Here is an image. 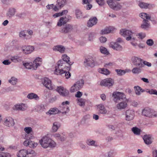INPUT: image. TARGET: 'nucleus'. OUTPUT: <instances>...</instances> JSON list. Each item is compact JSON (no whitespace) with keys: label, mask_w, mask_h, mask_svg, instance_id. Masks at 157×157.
Segmentation results:
<instances>
[{"label":"nucleus","mask_w":157,"mask_h":157,"mask_svg":"<svg viewBox=\"0 0 157 157\" xmlns=\"http://www.w3.org/2000/svg\"><path fill=\"white\" fill-rule=\"evenodd\" d=\"M26 107L25 104L23 103L17 104L15 105L14 109L17 110L24 111L26 109Z\"/></svg>","instance_id":"nucleus-24"},{"label":"nucleus","mask_w":157,"mask_h":157,"mask_svg":"<svg viewBox=\"0 0 157 157\" xmlns=\"http://www.w3.org/2000/svg\"><path fill=\"white\" fill-rule=\"evenodd\" d=\"M139 6L142 8H150L154 6V4H151L143 2H140L139 4Z\"/></svg>","instance_id":"nucleus-31"},{"label":"nucleus","mask_w":157,"mask_h":157,"mask_svg":"<svg viewBox=\"0 0 157 157\" xmlns=\"http://www.w3.org/2000/svg\"><path fill=\"white\" fill-rule=\"evenodd\" d=\"M90 0H82V3L87 4L86 6V8L87 10H90L92 7V6L89 3Z\"/></svg>","instance_id":"nucleus-43"},{"label":"nucleus","mask_w":157,"mask_h":157,"mask_svg":"<svg viewBox=\"0 0 157 157\" xmlns=\"http://www.w3.org/2000/svg\"><path fill=\"white\" fill-rule=\"evenodd\" d=\"M90 118V116L89 114H87L85 115L82 119V121L85 123L88 121Z\"/></svg>","instance_id":"nucleus-58"},{"label":"nucleus","mask_w":157,"mask_h":157,"mask_svg":"<svg viewBox=\"0 0 157 157\" xmlns=\"http://www.w3.org/2000/svg\"><path fill=\"white\" fill-rule=\"evenodd\" d=\"M112 96L113 97V100L117 102L121 100L126 99V96L124 93L117 91H114L112 94Z\"/></svg>","instance_id":"nucleus-6"},{"label":"nucleus","mask_w":157,"mask_h":157,"mask_svg":"<svg viewBox=\"0 0 157 157\" xmlns=\"http://www.w3.org/2000/svg\"><path fill=\"white\" fill-rule=\"evenodd\" d=\"M115 155V154L113 151H110L108 153L109 157H114Z\"/></svg>","instance_id":"nucleus-64"},{"label":"nucleus","mask_w":157,"mask_h":157,"mask_svg":"<svg viewBox=\"0 0 157 157\" xmlns=\"http://www.w3.org/2000/svg\"><path fill=\"white\" fill-rule=\"evenodd\" d=\"M132 131L136 135H139L140 134L141 130L136 127H134L132 128Z\"/></svg>","instance_id":"nucleus-44"},{"label":"nucleus","mask_w":157,"mask_h":157,"mask_svg":"<svg viewBox=\"0 0 157 157\" xmlns=\"http://www.w3.org/2000/svg\"><path fill=\"white\" fill-rule=\"evenodd\" d=\"M39 142L42 147L45 148L48 147L54 148L56 145L55 141L46 136L43 137L40 140Z\"/></svg>","instance_id":"nucleus-2"},{"label":"nucleus","mask_w":157,"mask_h":157,"mask_svg":"<svg viewBox=\"0 0 157 157\" xmlns=\"http://www.w3.org/2000/svg\"><path fill=\"white\" fill-rule=\"evenodd\" d=\"M68 21V19L66 17H61L58 22L57 25L59 27L65 24Z\"/></svg>","instance_id":"nucleus-23"},{"label":"nucleus","mask_w":157,"mask_h":157,"mask_svg":"<svg viewBox=\"0 0 157 157\" xmlns=\"http://www.w3.org/2000/svg\"><path fill=\"white\" fill-rule=\"evenodd\" d=\"M98 72L106 75H109L110 73L109 71L107 69L104 68H99L98 69Z\"/></svg>","instance_id":"nucleus-45"},{"label":"nucleus","mask_w":157,"mask_h":157,"mask_svg":"<svg viewBox=\"0 0 157 157\" xmlns=\"http://www.w3.org/2000/svg\"><path fill=\"white\" fill-rule=\"evenodd\" d=\"M76 42L78 45H84L85 44V42L83 40H76Z\"/></svg>","instance_id":"nucleus-62"},{"label":"nucleus","mask_w":157,"mask_h":157,"mask_svg":"<svg viewBox=\"0 0 157 157\" xmlns=\"http://www.w3.org/2000/svg\"><path fill=\"white\" fill-rule=\"evenodd\" d=\"M56 90L60 95L63 97L67 96L69 94L68 90L61 86L58 87Z\"/></svg>","instance_id":"nucleus-16"},{"label":"nucleus","mask_w":157,"mask_h":157,"mask_svg":"<svg viewBox=\"0 0 157 157\" xmlns=\"http://www.w3.org/2000/svg\"><path fill=\"white\" fill-rule=\"evenodd\" d=\"M127 106V102L126 101H122L118 104L116 107L117 109L121 110L125 108Z\"/></svg>","instance_id":"nucleus-29"},{"label":"nucleus","mask_w":157,"mask_h":157,"mask_svg":"<svg viewBox=\"0 0 157 157\" xmlns=\"http://www.w3.org/2000/svg\"><path fill=\"white\" fill-rule=\"evenodd\" d=\"M110 48L116 50H121L122 49V46L120 45L118 42H111L109 44Z\"/></svg>","instance_id":"nucleus-21"},{"label":"nucleus","mask_w":157,"mask_h":157,"mask_svg":"<svg viewBox=\"0 0 157 157\" xmlns=\"http://www.w3.org/2000/svg\"><path fill=\"white\" fill-rule=\"evenodd\" d=\"M66 63L62 60H60L57 63V66L55 67L54 71L55 74L57 75H62L63 73L64 70L66 69L67 71H69L70 69V66H66Z\"/></svg>","instance_id":"nucleus-1"},{"label":"nucleus","mask_w":157,"mask_h":157,"mask_svg":"<svg viewBox=\"0 0 157 157\" xmlns=\"http://www.w3.org/2000/svg\"><path fill=\"white\" fill-rule=\"evenodd\" d=\"M66 2V0H57V4L54 6L53 10L55 11H58L59 8L63 6Z\"/></svg>","instance_id":"nucleus-20"},{"label":"nucleus","mask_w":157,"mask_h":157,"mask_svg":"<svg viewBox=\"0 0 157 157\" xmlns=\"http://www.w3.org/2000/svg\"><path fill=\"white\" fill-rule=\"evenodd\" d=\"M19 35L20 37L22 38L25 37L26 36L25 33V31H21L19 33Z\"/></svg>","instance_id":"nucleus-63"},{"label":"nucleus","mask_w":157,"mask_h":157,"mask_svg":"<svg viewBox=\"0 0 157 157\" xmlns=\"http://www.w3.org/2000/svg\"><path fill=\"white\" fill-rule=\"evenodd\" d=\"M142 115L148 117H152L157 116V114L154 110L149 108H145L142 111Z\"/></svg>","instance_id":"nucleus-4"},{"label":"nucleus","mask_w":157,"mask_h":157,"mask_svg":"<svg viewBox=\"0 0 157 157\" xmlns=\"http://www.w3.org/2000/svg\"><path fill=\"white\" fill-rule=\"evenodd\" d=\"M62 60H63L65 63L68 64L69 66L72 65L73 63L70 61V58L66 54H63L62 56Z\"/></svg>","instance_id":"nucleus-27"},{"label":"nucleus","mask_w":157,"mask_h":157,"mask_svg":"<svg viewBox=\"0 0 157 157\" xmlns=\"http://www.w3.org/2000/svg\"><path fill=\"white\" fill-rule=\"evenodd\" d=\"M86 144L89 146H92L94 147H97L98 146L97 143L96 141L91 139H87L86 141Z\"/></svg>","instance_id":"nucleus-32"},{"label":"nucleus","mask_w":157,"mask_h":157,"mask_svg":"<svg viewBox=\"0 0 157 157\" xmlns=\"http://www.w3.org/2000/svg\"><path fill=\"white\" fill-rule=\"evenodd\" d=\"M30 139H25L23 142L24 145L31 148H34L36 147L38 145L37 143L31 141Z\"/></svg>","instance_id":"nucleus-17"},{"label":"nucleus","mask_w":157,"mask_h":157,"mask_svg":"<svg viewBox=\"0 0 157 157\" xmlns=\"http://www.w3.org/2000/svg\"><path fill=\"white\" fill-rule=\"evenodd\" d=\"M17 81V78L14 77H12L9 80V82L13 85H16Z\"/></svg>","instance_id":"nucleus-48"},{"label":"nucleus","mask_w":157,"mask_h":157,"mask_svg":"<svg viewBox=\"0 0 157 157\" xmlns=\"http://www.w3.org/2000/svg\"><path fill=\"white\" fill-rule=\"evenodd\" d=\"M147 92L151 94H155L157 95V91L156 90L147 89Z\"/></svg>","instance_id":"nucleus-56"},{"label":"nucleus","mask_w":157,"mask_h":157,"mask_svg":"<svg viewBox=\"0 0 157 157\" xmlns=\"http://www.w3.org/2000/svg\"><path fill=\"white\" fill-rule=\"evenodd\" d=\"M132 62L135 66L139 67H143L144 64L143 63V60L137 57L134 56L132 58Z\"/></svg>","instance_id":"nucleus-11"},{"label":"nucleus","mask_w":157,"mask_h":157,"mask_svg":"<svg viewBox=\"0 0 157 157\" xmlns=\"http://www.w3.org/2000/svg\"><path fill=\"white\" fill-rule=\"evenodd\" d=\"M34 49V47L33 46L30 45L24 46L22 48V51L26 54L31 53Z\"/></svg>","instance_id":"nucleus-19"},{"label":"nucleus","mask_w":157,"mask_h":157,"mask_svg":"<svg viewBox=\"0 0 157 157\" xmlns=\"http://www.w3.org/2000/svg\"><path fill=\"white\" fill-rule=\"evenodd\" d=\"M72 29V26L71 25L68 24L62 29L61 32L62 33H67L71 31Z\"/></svg>","instance_id":"nucleus-28"},{"label":"nucleus","mask_w":157,"mask_h":157,"mask_svg":"<svg viewBox=\"0 0 157 157\" xmlns=\"http://www.w3.org/2000/svg\"><path fill=\"white\" fill-rule=\"evenodd\" d=\"M65 49L66 48L64 46L61 45H58L55 46L53 48L54 50L58 51L61 53H64Z\"/></svg>","instance_id":"nucleus-26"},{"label":"nucleus","mask_w":157,"mask_h":157,"mask_svg":"<svg viewBox=\"0 0 157 157\" xmlns=\"http://www.w3.org/2000/svg\"><path fill=\"white\" fill-rule=\"evenodd\" d=\"M53 136L56 140L61 141H64L66 138V136L65 135L64 136H61L59 133H58L53 134Z\"/></svg>","instance_id":"nucleus-36"},{"label":"nucleus","mask_w":157,"mask_h":157,"mask_svg":"<svg viewBox=\"0 0 157 157\" xmlns=\"http://www.w3.org/2000/svg\"><path fill=\"white\" fill-rule=\"evenodd\" d=\"M120 34L126 38V39H131L133 37V33L131 30L126 29H122L120 30Z\"/></svg>","instance_id":"nucleus-8"},{"label":"nucleus","mask_w":157,"mask_h":157,"mask_svg":"<svg viewBox=\"0 0 157 157\" xmlns=\"http://www.w3.org/2000/svg\"><path fill=\"white\" fill-rule=\"evenodd\" d=\"M95 58L91 56H87L84 61V65L86 67H93L95 65Z\"/></svg>","instance_id":"nucleus-7"},{"label":"nucleus","mask_w":157,"mask_h":157,"mask_svg":"<svg viewBox=\"0 0 157 157\" xmlns=\"http://www.w3.org/2000/svg\"><path fill=\"white\" fill-rule=\"evenodd\" d=\"M106 126L108 129L111 131L115 130L116 128V125H113L111 124H108Z\"/></svg>","instance_id":"nucleus-54"},{"label":"nucleus","mask_w":157,"mask_h":157,"mask_svg":"<svg viewBox=\"0 0 157 157\" xmlns=\"http://www.w3.org/2000/svg\"><path fill=\"white\" fill-rule=\"evenodd\" d=\"M60 126V124L58 122H55L53 124L52 128V132H56L57 131Z\"/></svg>","instance_id":"nucleus-33"},{"label":"nucleus","mask_w":157,"mask_h":157,"mask_svg":"<svg viewBox=\"0 0 157 157\" xmlns=\"http://www.w3.org/2000/svg\"><path fill=\"white\" fill-rule=\"evenodd\" d=\"M141 67H136L134 68L132 70V72L134 74H138L141 72Z\"/></svg>","instance_id":"nucleus-50"},{"label":"nucleus","mask_w":157,"mask_h":157,"mask_svg":"<svg viewBox=\"0 0 157 157\" xmlns=\"http://www.w3.org/2000/svg\"><path fill=\"white\" fill-rule=\"evenodd\" d=\"M42 59L39 57H37L33 61V63H23L24 66L28 69H33L36 70L38 67L42 63Z\"/></svg>","instance_id":"nucleus-3"},{"label":"nucleus","mask_w":157,"mask_h":157,"mask_svg":"<svg viewBox=\"0 0 157 157\" xmlns=\"http://www.w3.org/2000/svg\"><path fill=\"white\" fill-rule=\"evenodd\" d=\"M37 111L38 112L43 111L45 109V106L44 105H38L36 107Z\"/></svg>","instance_id":"nucleus-51"},{"label":"nucleus","mask_w":157,"mask_h":157,"mask_svg":"<svg viewBox=\"0 0 157 157\" xmlns=\"http://www.w3.org/2000/svg\"><path fill=\"white\" fill-rule=\"evenodd\" d=\"M11 60L14 63L20 62L22 61V58L20 56H14L11 57Z\"/></svg>","instance_id":"nucleus-39"},{"label":"nucleus","mask_w":157,"mask_h":157,"mask_svg":"<svg viewBox=\"0 0 157 157\" xmlns=\"http://www.w3.org/2000/svg\"><path fill=\"white\" fill-rule=\"evenodd\" d=\"M67 11L66 10H63L61 12L56 13L53 15V16L54 17H57L59 16H61L63 14H66L67 13Z\"/></svg>","instance_id":"nucleus-46"},{"label":"nucleus","mask_w":157,"mask_h":157,"mask_svg":"<svg viewBox=\"0 0 157 157\" xmlns=\"http://www.w3.org/2000/svg\"><path fill=\"white\" fill-rule=\"evenodd\" d=\"M134 111L132 110L128 109L125 112V119L127 121L132 120L134 117Z\"/></svg>","instance_id":"nucleus-13"},{"label":"nucleus","mask_w":157,"mask_h":157,"mask_svg":"<svg viewBox=\"0 0 157 157\" xmlns=\"http://www.w3.org/2000/svg\"><path fill=\"white\" fill-rule=\"evenodd\" d=\"M66 71V69L64 70V72H63L61 75H62L63 76H64L66 79L68 78L71 76V74L68 71Z\"/></svg>","instance_id":"nucleus-49"},{"label":"nucleus","mask_w":157,"mask_h":157,"mask_svg":"<svg viewBox=\"0 0 157 157\" xmlns=\"http://www.w3.org/2000/svg\"><path fill=\"white\" fill-rule=\"evenodd\" d=\"M143 24L141 25V27L142 28L146 29L149 27L150 25L148 23L147 20H143Z\"/></svg>","instance_id":"nucleus-47"},{"label":"nucleus","mask_w":157,"mask_h":157,"mask_svg":"<svg viewBox=\"0 0 157 157\" xmlns=\"http://www.w3.org/2000/svg\"><path fill=\"white\" fill-rule=\"evenodd\" d=\"M115 29V28L113 27L110 26L109 27L106 28L104 30H102L101 33L102 34L109 33L111 31L114 30Z\"/></svg>","instance_id":"nucleus-40"},{"label":"nucleus","mask_w":157,"mask_h":157,"mask_svg":"<svg viewBox=\"0 0 157 157\" xmlns=\"http://www.w3.org/2000/svg\"><path fill=\"white\" fill-rule=\"evenodd\" d=\"M97 22V19L96 17L90 19L87 23V25L89 27H91L96 25Z\"/></svg>","instance_id":"nucleus-30"},{"label":"nucleus","mask_w":157,"mask_h":157,"mask_svg":"<svg viewBox=\"0 0 157 157\" xmlns=\"http://www.w3.org/2000/svg\"><path fill=\"white\" fill-rule=\"evenodd\" d=\"M75 12L77 18H79L82 17V13L80 10H76Z\"/></svg>","instance_id":"nucleus-60"},{"label":"nucleus","mask_w":157,"mask_h":157,"mask_svg":"<svg viewBox=\"0 0 157 157\" xmlns=\"http://www.w3.org/2000/svg\"><path fill=\"white\" fill-rule=\"evenodd\" d=\"M77 103L79 106L84 107L86 101V100L82 98L77 99L76 100Z\"/></svg>","instance_id":"nucleus-41"},{"label":"nucleus","mask_w":157,"mask_h":157,"mask_svg":"<svg viewBox=\"0 0 157 157\" xmlns=\"http://www.w3.org/2000/svg\"><path fill=\"white\" fill-rule=\"evenodd\" d=\"M143 139L145 143L147 145L151 144L152 142V139L151 136L149 135H145L144 136Z\"/></svg>","instance_id":"nucleus-22"},{"label":"nucleus","mask_w":157,"mask_h":157,"mask_svg":"<svg viewBox=\"0 0 157 157\" xmlns=\"http://www.w3.org/2000/svg\"><path fill=\"white\" fill-rule=\"evenodd\" d=\"M34 151L32 149H22L19 151L17 154L18 157H29V155H33Z\"/></svg>","instance_id":"nucleus-5"},{"label":"nucleus","mask_w":157,"mask_h":157,"mask_svg":"<svg viewBox=\"0 0 157 157\" xmlns=\"http://www.w3.org/2000/svg\"><path fill=\"white\" fill-rule=\"evenodd\" d=\"M0 157H11L10 155L8 153L0 152Z\"/></svg>","instance_id":"nucleus-59"},{"label":"nucleus","mask_w":157,"mask_h":157,"mask_svg":"<svg viewBox=\"0 0 157 157\" xmlns=\"http://www.w3.org/2000/svg\"><path fill=\"white\" fill-rule=\"evenodd\" d=\"M42 83L49 90H53L54 86L52 84L51 81L48 78H45L43 80Z\"/></svg>","instance_id":"nucleus-14"},{"label":"nucleus","mask_w":157,"mask_h":157,"mask_svg":"<svg viewBox=\"0 0 157 157\" xmlns=\"http://www.w3.org/2000/svg\"><path fill=\"white\" fill-rule=\"evenodd\" d=\"M135 90V94L137 95H140L142 93L145 92V90L143 89L139 86H135L134 87Z\"/></svg>","instance_id":"nucleus-35"},{"label":"nucleus","mask_w":157,"mask_h":157,"mask_svg":"<svg viewBox=\"0 0 157 157\" xmlns=\"http://www.w3.org/2000/svg\"><path fill=\"white\" fill-rule=\"evenodd\" d=\"M78 90L75 84H74L70 89V91L71 93H74Z\"/></svg>","instance_id":"nucleus-57"},{"label":"nucleus","mask_w":157,"mask_h":157,"mask_svg":"<svg viewBox=\"0 0 157 157\" xmlns=\"http://www.w3.org/2000/svg\"><path fill=\"white\" fill-rule=\"evenodd\" d=\"M136 36H138V38L143 39L145 38L146 35L144 33H141L137 34Z\"/></svg>","instance_id":"nucleus-61"},{"label":"nucleus","mask_w":157,"mask_h":157,"mask_svg":"<svg viewBox=\"0 0 157 157\" xmlns=\"http://www.w3.org/2000/svg\"><path fill=\"white\" fill-rule=\"evenodd\" d=\"M140 16L144 20H145V19H146L147 20L150 19L151 17L148 16L147 14L145 13H141L140 14Z\"/></svg>","instance_id":"nucleus-52"},{"label":"nucleus","mask_w":157,"mask_h":157,"mask_svg":"<svg viewBox=\"0 0 157 157\" xmlns=\"http://www.w3.org/2000/svg\"><path fill=\"white\" fill-rule=\"evenodd\" d=\"M84 81L82 79L78 81L74 84L78 90L80 89L83 86Z\"/></svg>","instance_id":"nucleus-38"},{"label":"nucleus","mask_w":157,"mask_h":157,"mask_svg":"<svg viewBox=\"0 0 157 157\" xmlns=\"http://www.w3.org/2000/svg\"><path fill=\"white\" fill-rule=\"evenodd\" d=\"M69 102L68 101L63 102L61 105L59 107V113H61L64 114H66L68 113L69 111V109L67 105H69Z\"/></svg>","instance_id":"nucleus-9"},{"label":"nucleus","mask_w":157,"mask_h":157,"mask_svg":"<svg viewBox=\"0 0 157 157\" xmlns=\"http://www.w3.org/2000/svg\"><path fill=\"white\" fill-rule=\"evenodd\" d=\"M100 52L105 55H108L109 54V52L108 51L107 49L105 47L101 46L100 48Z\"/></svg>","instance_id":"nucleus-42"},{"label":"nucleus","mask_w":157,"mask_h":157,"mask_svg":"<svg viewBox=\"0 0 157 157\" xmlns=\"http://www.w3.org/2000/svg\"><path fill=\"white\" fill-rule=\"evenodd\" d=\"M115 70L117 72V74L119 75H124L126 73V71L124 70L116 69Z\"/></svg>","instance_id":"nucleus-55"},{"label":"nucleus","mask_w":157,"mask_h":157,"mask_svg":"<svg viewBox=\"0 0 157 157\" xmlns=\"http://www.w3.org/2000/svg\"><path fill=\"white\" fill-rule=\"evenodd\" d=\"M107 3L109 7L115 10L120 9L121 6L118 2L113 0H109L107 1Z\"/></svg>","instance_id":"nucleus-12"},{"label":"nucleus","mask_w":157,"mask_h":157,"mask_svg":"<svg viewBox=\"0 0 157 157\" xmlns=\"http://www.w3.org/2000/svg\"><path fill=\"white\" fill-rule=\"evenodd\" d=\"M97 107L100 113L102 114L106 113L107 111L103 105L101 104L98 105H97Z\"/></svg>","instance_id":"nucleus-34"},{"label":"nucleus","mask_w":157,"mask_h":157,"mask_svg":"<svg viewBox=\"0 0 157 157\" xmlns=\"http://www.w3.org/2000/svg\"><path fill=\"white\" fill-rule=\"evenodd\" d=\"M113 83L114 81L113 79L111 78H107L101 81L100 85L101 86H104L109 87L112 86Z\"/></svg>","instance_id":"nucleus-15"},{"label":"nucleus","mask_w":157,"mask_h":157,"mask_svg":"<svg viewBox=\"0 0 157 157\" xmlns=\"http://www.w3.org/2000/svg\"><path fill=\"white\" fill-rule=\"evenodd\" d=\"M15 10L14 9H10L9 10L8 13V15L9 17H12L14 15L15 13Z\"/></svg>","instance_id":"nucleus-53"},{"label":"nucleus","mask_w":157,"mask_h":157,"mask_svg":"<svg viewBox=\"0 0 157 157\" xmlns=\"http://www.w3.org/2000/svg\"><path fill=\"white\" fill-rule=\"evenodd\" d=\"M24 130L27 133L25 135V139H32L33 137V136L31 133L32 132L33 133L32 128L30 127H26L24 128Z\"/></svg>","instance_id":"nucleus-18"},{"label":"nucleus","mask_w":157,"mask_h":157,"mask_svg":"<svg viewBox=\"0 0 157 157\" xmlns=\"http://www.w3.org/2000/svg\"><path fill=\"white\" fill-rule=\"evenodd\" d=\"M2 121L3 124L7 127H13L15 124L13 119L11 117H8L5 118Z\"/></svg>","instance_id":"nucleus-10"},{"label":"nucleus","mask_w":157,"mask_h":157,"mask_svg":"<svg viewBox=\"0 0 157 157\" xmlns=\"http://www.w3.org/2000/svg\"><path fill=\"white\" fill-rule=\"evenodd\" d=\"M59 113V109L56 108H51L46 113V114L50 116L52 115H55Z\"/></svg>","instance_id":"nucleus-25"},{"label":"nucleus","mask_w":157,"mask_h":157,"mask_svg":"<svg viewBox=\"0 0 157 157\" xmlns=\"http://www.w3.org/2000/svg\"><path fill=\"white\" fill-rule=\"evenodd\" d=\"M27 98L30 99H34L35 100H38L39 99L38 96L36 94L33 93H30L27 95Z\"/></svg>","instance_id":"nucleus-37"}]
</instances>
